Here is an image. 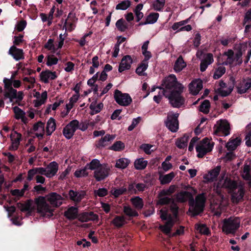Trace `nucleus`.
<instances>
[{"mask_svg": "<svg viewBox=\"0 0 251 251\" xmlns=\"http://www.w3.org/2000/svg\"><path fill=\"white\" fill-rule=\"evenodd\" d=\"M184 90L183 85H180L178 89L168 91L163 89L162 93L164 96L168 98L171 104L174 107L180 108L184 104L185 99L181 95Z\"/></svg>", "mask_w": 251, "mask_h": 251, "instance_id": "nucleus-1", "label": "nucleus"}, {"mask_svg": "<svg viewBox=\"0 0 251 251\" xmlns=\"http://www.w3.org/2000/svg\"><path fill=\"white\" fill-rule=\"evenodd\" d=\"M158 214L162 221H166L164 225H160L159 229L165 235L171 234L175 221L172 215L169 213V210L166 207H163L159 211Z\"/></svg>", "mask_w": 251, "mask_h": 251, "instance_id": "nucleus-2", "label": "nucleus"}, {"mask_svg": "<svg viewBox=\"0 0 251 251\" xmlns=\"http://www.w3.org/2000/svg\"><path fill=\"white\" fill-rule=\"evenodd\" d=\"M240 225V219L238 217H230L223 221L222 231L226 235L234 234Z\"/></svg>", "mask_w": 251, "mask_h": 251, "instance_id": "nucleus-3", "label": "nucleus"}, {"mask_svg": "<svg viewBox=\"0 0 251 251\" xmlns=\"http://www.w3.org/2000/svg\"><path fill=\"white\" fill-rule=\"evenodd\" d=\"M214 134L218 136H227L230 134V125L226 120H220L213 127Z\"/></svg>", "mask_w": 251, "mask_h": 251, "instance_id": "nucleus-4", "label": "nucleus"}, {"mask_svg": "<svg viewBox=\"0 0 251 251\" xmlns=\"http://www.w3.org/2000/svg\"><path fill=\"white\" fill-rule=\"evenodd\" d=\"M157 204L161 205H168L171 204L170 209L171 211L172 216L174 217L175 222L178 218L179 207L172 198H165L158 200Z\"/></svg>", "mask_w": 251, "mask_h": 251, "instance_id": "nucleus-5", "label": "nucleus"}, {"mask_svg": "<svg viewBox=\"0 0 251 251\" xmlns=\"http://www.w3.org/2000/svg\"><path fill=\"white\" fill-rule=\"evenodd\" d=\"M162 86L165 87V90H172L178 89V87L180 85H182L177 81L176 76L174 74L169 75L168 76L165 77L162 81Z\"/></svg>", "mask_w": 251, "mask_h": 251, "instance_id": "nucleus-6", "label": "nucleus"}, {"mask_svg": "<svg viewBox=\"0 0 251 251\" xmlns=\"http://www.w3.org/2000/svg\"><path fill=\"white\" fill-rule=\"evenodd\" d=\"M114 98L116 102L121 106H128L132 102V99L128 94L122 93L118 89L115 90Z\"/></svg>", "mask_w": 251, "mask_h": 251, "instance_id": "nucleus-7", "label": "nucleus"}, {"mask_svg": "<svg viewBox=\"0 0 251 251\" xmlns=\"http://www.w3.org/2000/svg\"><path fill=\"white\" fill-rule=\"evenodd\" d=\"M35 202L37 207V211L41 214H46L49 213L50 215H52V210L49 204L46 201V197L39 196L36 198Z\"/></svg>", "mask_w": 251, "mask_h": 251, "instance_id": "nucleus-8", "label": "nucleus"}, {"mask_svg": "<svg viewBox=\"0 0 251 251\" xmlns=\"http://www.w3.org/2000/svg\"><path fill=\"white\" fill-rule=\"evenodd\" d=\"M178 113L168 115L167 120L165 121L166 127L172 132H176L178 129Z\"/></svg>", "mask_w": 251, "mask_h": 251, "instance_id": "nucleus-9", "label": "nucleus"}, {"mask_svg": "<svg viewBox=\"0 0 251 251\" xmlns=\"http://www.w3.org/2000/svg\"><path fill=\"white\" fill-rule=\"evenodd\" d=\"M78 121L73 120L70 122L63 128V134L67 139H71L77 129Z\"/></svg>", "mask_w": 251, "mask_h": 251, "instance_id": "nucleus-10", "label": "nucleus"}, {"mask_svg": "<svg viewBox=\"0 0 251 251\" xmlns=\"http://www.w3.org/2000/svg\"><path fill=\"white\" fill-rule=\"evenodd\" d=\"M176 201L179 203H184L189 200L190 205H193L194 199L192 194L188 191H181L175 195Z\"/></svg>", "mask_w": 251, "mask_h": 251, "instance_id": "nucleus-11", "label": "nucleus"}, {"mask_svg": "<svg viewBox=\"0 0 251 251\" xmlns=\"http://www.w3.org/2000/svg\"><path fill=\"white\" fill-rule=\"evenodd\" d=\"M205 198L203 194L198 195L196 198V202L193 205V214L198 215L202 212L205 206Z\"/></svg>", "mask_w": 251, "mask_h": 251, "instance_id": "nucleus-12", "label": "nucleus"}, {"mask_svg": "<svg viewBox=\"0 0 251 251\" xmlns=\"http://www.w3.org/2000/svg\"><path fill=\"white\" fill-rule=\"evenodd\" d=\"M110 168L106 164H103L99 168L94 171V177L97 181L105 179L109 175Z\"/></svg>", "mask_w": 251, "mask_h": 251, "instance_id": "nucleus-13", "label": "nucleus"}, {"mask_svg": "<svg viewBox=\"0 0 251 251\" xmlns=\"http://www.w3.org/2000/svg\"><path fill=\"white\" fill-rule=\"evenodd\" d=\"M237 187V184L235 181L232 180L231 179L226 178L222 184L219 182L216 186V192L218 194H220L221 193V188H225L228 190L230 191H233Z\"/></svg>", "mask_w": 251, "mask_h": 251, "instance_id": "nucleus-14", "label": "nucleus"}, {"mask_svg": "<svg viewBox=\"0 0 251 251\" xmlns=\"http://www.w3.org/2000/svg\"><path fill=\"white\" fill-rule=\"evenodd\" d=\"M47 199L53 206L59 207L62 204V197L56 193L51 192L47 196Z\"/></svg>", "mask_w": 251, "mask_h": 251, "instance_id": "nucleus-15", "label": "nucleus"}, {"mask_svg": "<svg viewBox=\"0 0 251 251\" xmlns=\"http://www.w3.org/2000/svg\"><path fill=\"white\" fill-rule=\"evenodd\" d=\"M132 63V59L130 55H126L124 56L119 64L118 71L122 73L125 70H129L131 68V64Z\"/></svg>", "mask_w": 251, "mask_h": 251, "instance_id": "nucleus-16", "label": "nucleus"}, {"mask_svg": "<svg viewBox=\"0 0 251 251\" xmlns=\"http://www.w3.org/2000/svg\"><path fill=\"white\" fill-rule=\"evenodd\" d=\"M202 87V82L199 79L192 81L189 85L190 92L194 96L198 94Z\"/></svg>", "mask_w": 251, "mask_h": 251, "instance_id": "nucleus-17", "label": "nucleus"}, {"mask_svg": "<svg viewBox=\"0 0 251 251\" xmlns=\"http://www.w3.org/2000/svg\"><path fill=\"white\" fill-rule=\"evenodd\" d=\"M8 54L11 55L16 61L23 59L25 57L23 50L19 49L15 46H12L10 47L8 51Z\"/></svg>", "mask_w": 251, "mask_h": 251, "instance_id": "nucleus-18", "label": "nucleus"}, {"mask_svg": "<svg viewBox=\"0 0 251 251\" xmlns=\"http://www.w3.org/2000/svg\"><path fill=\"white\" fill-rule=\"evenodd\" d=\"M86 194V192L84 191H81L80 192H78L73 190H70L69 191L70 199L77 203L80 202Z\"/></svg>", "mask_w": 251, "mask_h": 251, "instance_id": "nucleus-19", "label": "nucleus"}, {"mask_svg": "<svg viewBox=\"0 0 251 251\" xmlns=\"http://www.w3.org/2000/svg\"><path fill=\"white\" fill-rule=\"evenodd\" d=\"M59 168L58 164L55 161H52L50 163L47 168L46 177L50 178L55 176L58 172Z\"/></svg>", "mask_w": 251, "mask_h": 251, "instance_id": "nucleus-20", "label": "nucleus"}, {"mask_svg": "<svg viewBox=\"0 0 251 251\" xmlns=\"http://www.w3.org/2000/svg\"><path fill=\"white\" fill-rule=\"evenodd\" d=\"M78 209L76 207L72 206L64 212V216L69 220H74L77 218Z\"/></svg>", "mask_w": 251, "mask_h": 251, "instance_id": "nucleus-21", "label": "nucleus"}, {"mask_svg": "<svg viewBox=\"0 0 251 251\" xmlns=\"http://www.w3.org/2000/svg\"><path fill=\"white\" fill-rule=\"evenodd\" d=\"M115 138V136L114 135L106 134L97 143V148L100 149L107 146L109 144V142H111Z\"/></svg>", "mask_w": 251, "mask_h": 251, "instance_id": "nucleus-22", "label": "nucleus"}, {"mask_svg": "<svg viewBox=\"0 0 251 251\" xmlns=\"http://www.w3.org/2000/svg\"><path fill=\"white\" fill-rule=\"evenodd\" d=\"M176 190V187L174 185H170L168 189L162 190L158 194L157 198L158 200L165 198H169L167 196H172V195L175 193Z\"/></svg>", "mask_w": 251, "mask_h": 251, "instance_id": "nucleus-23", "label": "nucleus"}, {"mask_svg": "<svg viewBox=\"0 0 251 251\" xmlns=\"http://www.w3.org/2000/svg\"><path fill=\"white\" fill-rule=\"evenodd\" d=\"M196 150L197 152V157L200 158L203 157L207 153L210 152L212 150V147L209 146L208 148L203 147L202 145H197L196 147Z\"/></svg>", "mask_w": 251, "mask_h": 251, "instance_id": "nucleus-24", "label": "nucleus"}, {"mask_svg": "<svg viewBox=\"0 0 251 251\" xmlns=\"http://www.w3.org/2000/svg\"><path fill=\"white\" fill-rule=\"evenodd\" d=\"M241 142V140L238 137L235 138H231L226 144V148L229 151H234Z\"/></svg>", "mask_w": 251, "mask_h": 251, "instance_id": "nucleus-25", "label": "nucleus"}, {"mask_svg": "<svg viewBox=\"0 0 251 251\" xmlns=\"http://www.w3.org/2000/svg\"><path fill=\"white\" fill-rule=\"evenodd\" d=\"M189 139V135L185 133L180 138H178L176 142L177 147L180 149H184L187 146V143Z\"/></svg>", "mask_w": 251, "mask_h": 251, "instance_id": "nucleus-26", "label": "nucleus"}, {"mask_svg": "<svg viewBox=\"0 0 251 251\" xmlns=\"http://www.w3.org/2000/svg\"><path fill=\"white\" fill-rule=\"evenodd\" d=\"M251 87V78L249 79L246 82H243L236 86L237 92L243 94L245 93L248 89Z\"/></svg>", "mask_w": 251, "mask_h": 251, "instance_id": "nucleus-27", "label": "nucleus"}, {"mask_svg": "<svg viewBox=\"0 0 251 251\" xmlns=\"http://www.w3.org/2000/svg\"><path fill=\"white\" fill-rule=\"evenodd\" d=\"M111 223L117 228L122 227L126 222L124 216L116 215L111 221Z\"/></svg>", "mask_w": 251, "mask_h": 251, "instance_id": "nucleus-28", "label": "nucleus"}, {"mask_svg": "<svg viewBox=\"0 0 251 251\" xmlns=\"http://www.w3.org/2000/svg\"><path fill=\"white\" fill-rule=\"evenodd\" d=\"M186 66V63L184 61L181 55L179 56L176 61L174 69L176 73L180 72Z\"/></svg>", "mask_w": 251, "mask_h": 251, "instance_id": "nucleus-29", "label": "nucleus"}, {"mask_svg": "<svg viewBox=\"0 0 251 251\" xmlns=\"http://www.w3.org/2000/svg\"><path fill=\"white\" fill-rule=\"evenodd\" d=\"M130 201L133 206L138 210H141L144 206L143 200L139 196L132 198Z\"/></svg>", "mask_w": 251, "mask_h": 251, "instance_id": "nucleus-30", "label": "nucleus"}, {"mask_svg": "<svg viewBox=\"0 0 251 251\" xmlns=\"http://www.w3.org/2000/svg\"><path fill=\"white\" fill-rule=\"evenodd\" d=\"M55 120L52 117L50 118L47 123L46 133L48 136H50L55 130Z\"/></svg>", "mask_w": 251, "mask_h": 251, "instance_id": "nucleus-31", "label": "nucleus"}, {"mask_svg": "<svg viewBox=\"0 0 251 251\" xmlns=\"http://www.w3.org/2000/svg\"><path fill=\"white\" fill-rule=\"evenodd\" d=\"M234 52L231 49H229V50H228L227 51H225L223 53V55L226 56L227 59L226 61H225L223 63V64L226 65H232L234 61Z\"/></svg>", "mask_w": 251, "mask_h": 251, "instance_id": "nucleus-32", "label": "nucleus"}, {"mask_svg": "<svg viewBox=\"0 0 251 251\" xmlns=\"http://www.w3.org/2000/svg\"><path fill=\"white\" fill-rule=\"evenodd\" d=\"M123 212L126 216L130 218L136 217L139 216L138 212L129 206H125L123 208Z\"/></svg>", "mask_w": 251, "mask_h": 251, "instance_id": "nucleus-33", "label": "nucleus"}, {"mask_svg": "<svg viewBox=\"0 0 251 251\" xmlns=\"http://www.w3.org/2000/svg\"><path fill=\"white\" fill-rule=\"evenodd\" d=\"M175 176V174L174 172H172L164 176H160L159 180L161 184L162 185H164L169 183Z\"/></svg>", "mask_w": 251, "mask_h": 251, "instance_id": "nucleus-34", "label": "nucleus"}, {"mask_svg": "<svg viewBox=\"0 0 251 251\" xmlns=\"http://www.w3.org/2000/svg\"><path fill=\"white\" fill-rule=\"evenodd\" d=\"M148 164V161L144 158L137 159L134 162V167L136 170H142L146 168Z\"/></svg>", "mask_w": 251, "mask_h": 251, "instance_id": "nucleus-35", "label": "nucleus"}, {"mask_svg": "<svg viewBox=\"0 0 251 251\" xmlns=\"http://www.w3.org/2000/svg\"><path fill=\"white\" fill-rule=\"evenodd\" d=\"M103 164H100V161L97 159H93L89 163H87L85 166L88 170H96L102 166Z\"/></svg>", "mask_w": 251, "mask_h": 251, "instance_id": "nucleus-36", "label": "nucleus"}, {"mask_svg": "<svg viewBox=\"0 0 251 251\" xmlns=\"http://www.w3.org/2000/svg\"><path fill=\"white\" fill-rule=\"evenodd\" d=\"M210 103L209 100H204L199 106V110L203 113L206 114L209 112Z\"/></svg>", "mask_w": 251, "mask_h": 251, "instance_id": "nucleus-37", "label": "nucleus"}, {"mask_svg": "<svg viewBox=\"0 0 251 251\" xmlns=\"http://www.w3.org/2000/svg\"><path fill=\"white\" fill-rule=\"evenodd\" d=\"M116 26L118 30L121 32H124L128 29L127 24L123 18L118 20L116 22Z\"/></svg>", "mask_w": 251, "mask_h": 251, "instance_id": "nucleus-38", "label": "nucleus"}, {"mask_svg": "<svg viewBox=\"0 0 251 251\" xmlns=\"http://www.w3.org/2000/svg\"><path fill=\"white\" fill-rule=\"evenodd\" d=\"M130 163V160L125 158L118 159L116 163L115 167L119 169H125Z\"/></svg>", "mask_w": 251, "mask_h": 251, "instance_id": "nucleus-39", "label": "nucleus"}, {"mask_svg": "<svg viewBox=\"0 0 251 251\" xmlns=\"http://www.w3.org/2000/svg\"><path fill=\"white\" fill-rule=\"evenodd\" d=\"M125 144L121 141H118L115 142L113 145L109 147L108 149L116 151H120L123 150L125 149Z\"/></svg>", "mask_w": 251, "mask_h": 251, "instance_id": "nucleus-40", "label": "nucleus"}, {"mask_svg": "<svg viewBox=\"0 0 251 251\" xmlns=\"http://www.w3.org/2000/svg\"><path fill=\"white\" fill-rule=\"evenodd\" d=\"M165 4V0H156L152 4L154 9L157 11H162Z\"/></svg>", "mask_w": 251, "mask_h": 251, "instance_id": "nucleus-41", "label": "nucleus"}, {"mask_svg": "<svg viewBox=\"0 0 251 251\" xmlns=\"http://www.w3.org/2000/svg\"><path fill=\"white\" fill-rule=\"evenodd\" d=\"M17 90L13 88L7 90L4 94L5 98H9L10 102H12L14 99H16Z\"/></svg>", "mask_w": 251, "mask_h": 251, "instance_id": "nucleus-42", "label": "nucleus"}, {"mask_svg": "<svg viewBox=\"0 0 251 251\" xmlns=\"http://www.w3.org/2000/svg\"><path fill=\"white\" fill-rule=\"evenodd\" d=\"M126 191V188L124 186H123L119 189L113 188L111 191V193L114 197V198H117L119 197L120 195L125 194Z\"/></svg>", "mask_w": 251, "mask_h": 251, "instance_id": "nucleus-43", "label": "nucleus"}, {"mask_svg": "<svg viewBox=\"0 0 251 251\" xmlns=\"http://www.w3.org/2000/svg\"><path fill=\"white\" fill-rule=\"evenodd\" d=\"M87 169L85 166L83 169H77L74 173V176L76 177L80 178L82 177H86L88 176V172H87Z\"/></svg>", "mask_w": 251, "mask_h": 251, "instance_id": "nucleus-44", "label": "nucleus"}, {"mask_svg": "<svg viewBox=\"0 0 251 251\" xmlns=\"http://www.w3.org/2000/svg\"><path fill=\"white\" fill-rule=\"evenodd\" d=\"M131 5V1L129 0H126L119 3L116 6V10H126Z\"/></svg>", "mask_w": 251, "mask_h": 251, "instance_id": "nucleus-45", "label": "nucleus"}, {"mask_svg": "<svg viewBox=\"0 0 251 251\" xmlns=\"http://www.w3.org/2000/svg\"><path fill=\"white\" fill-rule=\"evenodd\" d=\"M159 14L158 13H151L146 18V21L148 24H152L155 23L158 17Z\"/></svg>", "mask_w": 251, "mask_h": 251, "instance_id": "nucleus-46", "label": "nucleus"}, {"mask_svg": "<svg viewBox=\"0 0 251 251\" xmlns=\"http://www.w3.org/2000/svg\"><path fill=\"white\" fill-rule=\"evenodd\" d=\"M226 72V68L223 66L219 67L216 70L213 75L215 79L220 78Z\"/></svg>", "mask_w": 251, "mask_h": 251, "instance_id": "nucleus-47", "label": "nucleus"}, {"mask_svg": "<svg viewBox=\"0 0 251 251\" xmlns=\"http://www.w3.org/2000/svg\"><path fill=\"white\" fill-rule=\"evenodd\" d=\"M197 230L201 234L208 235L210 234L209 229L204 224H199L197 228Z\"/></svg>", "mask_w": 251, "mask_h": 251, "instance_id": "nucleus-48", "label": "nucleus"}, {"mask_svg": "<svg viewBox=\"0 0 251 251\" xmlns=\"http://www.w3.org/2000/svg\"><path fill=\"white\" fill-rule=\"evenodd\" d=\"M14 113L15 114V118L17 119H22L24 121L25 113L19 107L16 106L13 108Z\"/></svg>", "mask_w": 251, "mask_h": 251, "instance_id": "nucleus-49", "label": "nucleus"}, {"mask_svg": "<svg viewBox=\"0 0 251 251\" xmlns=\"http://www.w3.org/2000/svg\"><path fill=\"white\" fill-rule=\"evenodd\" d=\"M46 64L48 66H51L56 65L58 63V59L57 57H54L53 55H49L47 57Z\"/></svg>", "mask_w": 251, "mask_h": 251, "instance_id": "nucleus-50", "label": "nucleus"}, {"mask_svg": "<svg viewBox=\"0 0 251 251\" xmlns=\"http://www.w3.org/2000/svg\"><path fill=\"white\" fill-rule=\"evenodd\" d=\"M40 79L42 81L45 83H49V78H50V70H47L45 71H42L40 74Z\"/></svg>", "mask_w": 251, "mask_h": 251, "instance_id": "nucleus-51", "label": "nucleus"}, {"mask_svg": "<svg viewBox=\"0 0 251 251\" xmlns=\"http://www.w3.org/2000/svg\"><path fill=\"white\" fill-rule=\"evenodd\" d=\"M53 42L54 40L53 39H49L48 42L45 44L44 47L48 50H51L53 53H55L57 49L54 46Z\"/></svg>", "mask_w": 251, "mask_h": 251, "instance_id": "nucleus-52", "label": "nucleus"}, {"mask_svg": "<svg viewBox=\"0 0 251 251\" xmlns=\"http://www.w3.org/2000/svg\"><path fill=\"white\" fill-rule=\"evenodd\" d=\"M221 171V166H218L210 172V178L212 180L215 179L217 178Z\"/></svg>", "mask_w": 251, "mask_h": 251, "instance_id": "nucleus-53", "label": "nucleus"}, {"mask_svg": "<svg viewBox=\"0 0 251 251\" xmlns=\"http://www.w3.org/2000/svg\"><path fill=\"white\" fill-rule=\"evenodd\" d=\"M199 145H202L203 147L208 148L209 146L212 147L213 148L214 143L213 142H211L210 139L208 137H205L201 141H200Z\"/></svg>", "mask_w": 251, "mask_h": 251, "instance_id": "nucleus-54", "label": "nucleus"}, {"mask_svg": "<svg viewBox=\"0 0 251 251\" xmlns=\"http://www.w3.org/2000/svg\"><path fill=\"white\" fill-rule=\"evenodd\" d=\"M94 194L99 197H103L108 195V190L105 188H99L94 191Z\"/></svg>", "mask_w": 251, "mask_h": 251, "instance_id": "nucleus-55", "label": "nucleus"}, {"mask_svg": "<svg viewBox=\"0 0 251 251\" xmlns=\"http://www.w3.org/2000/svg\"><path fill=\"white\" fill-rule=\"evenodd\" d=\"M21 137V134H18V137L14 140H12L11 148H12L13 150H16L18 149L19 146L20 145Z\"/></svg>", "mask_w": 251, "mask_h": 251, "instance_id": "nucleus-56", "label": "nucleus"}, {"mask_svg": "<svg viewBox=\"0 0 251 251\" xmlns=\"http://www.w3.org/2000/svg\"><path fill=\"white\" fill-rule=\"evenodd\" d=\"M32 191L36 192L37 194H43L46 191V188L41 185H36L34 186Z\"/></svg>", "mask_w": 251, "mask_h": 251, "instance_id": "nucleus-57", "label": "nucleus"}, {"mask_svg": "<svg viewBox=\"0 0 251 251\" xmlns=\"http://www.w3.org/2000/svg\"><path fill=\"white\" fill-rule=\"evenodd\" d=\"M103 107V104L102 102H100L97 104V106H96L92 109H90L91 111L90 114L91 115H93L99 113L100 112V111L102 109Z\"/></svg>", "mask_w": 251, "mask_h": 251, "instance_id": "nucleus-58", "label": "nucleus"}, {"mask_svg": "<svg viewBox=\"0 0 251 251\" xmlns=\"http://www.w3.org/2000/svg\"><path fill=\"white\" fill-rule=\"evenodd\" d=\"M243 55L242 51L241 49L239 50L234 55V61H236L238 65H241L242 63V56Z\"/></svg>", "mask_w": 251, "mask_h": 251, "instance_id": "nucleus-59", "label": "nucleus"}, {"mask_svg": "<svg viewBox=\"0 0 251 251\" xmlns=\"http://www.w3.org/2000/svg\"><path fill=\"white\" fill-rule=\"evenodd\" d=\"M141 120V118L138 117L137 118H134L132 120L131 124L128 127V131H132L136 126L140 123Z\"/></svg>", "mask_w": 251, "mask_h": 251, "instance_id": "nucleus-60", "label": "nucleus"}, {"mask_svg": "<svg viewBox=\"0 0 251 251\" xmlns=\"http://www.w3.org/2000/svg\"><path fill=\"white\" fill-rule=\"evenodd\" d=\"M26 25V22L25 20H22L18 23L16 25V28L19 32L22 31Z\"/></svg>", "mask_w": 251, "mask_h": 251, "instance_id": "nucleus-61", "label": "nucleus"}, {"mask_svg": "<svg viewBox=\"0 0 251 251\" xmlns=\"http://www.w3.org/2000/svg\"><path fill=\"white\" fill-rule=\"evenodd\" d=\"M202 60L207 63H208L209 65H210L214 61L213 54L211 53H207L204 59Z\"/></svg>", "mask_w": 251, "mask_h": 251, "instance_id": "nucleus-62", "label": "nucleus"}, {"mask_svg": "<svg viewBox=\"0 0 251 251\" xmlns=\"http://www.w3.org/2000/svg\"><path fill=\"white\" fill-rule=\"evenodd\" d=\"M99 72H97L95 75H94L92 78L89 79L87 81V84L89 86H93L95 85V82L98 80L99 77Z\"/></svg>", "mask_w": 251, "mask_h": 251, "instance_id": "nucleus-63", "label": "nucleus"}, {"mask_svg": "<svg viewBox=\"0 0 251 251\" xmlns=\"http://www.w3.org/2000/svg\"><path fill=\"white\" fill-rule=\"evenodd\" d=\"M201 34L199 33H197L196 34L195 37L193 40V44H194V46L196 48H198L200 46V45L201 44Z\"/></svg>", "mask_w": 251, "mask_h": 251, "instance_id": "nucleus-64", "label": "nucleus"}]
</instances>
